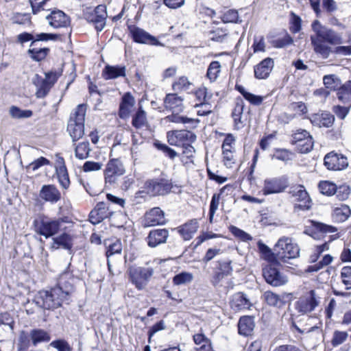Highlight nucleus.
I'll return each mask as SVG.
<instances>
[{
    "mask_svg": "<svg viewBox=\"0 0 351 351\" xmlns=\"http://www.w3.org/2000/svg\"><path fill=\"white\" fill-rule=\"evenodd\" d=\"M287 186V180L284 177L267 178L264 181L262 191L265 195L280 193L283 192Z\"/></svg>",
    "mask_w": 351,
    "mask_h": 351,
    "instance_id": "ddd939ff",
    "label": "nucleus"
},
{
    "mask_svg": "<svg viewBox=\"0 0 351 351\" xmlns=\"http://www.w3.org/2000/svg\"><path fill=\"white\" fill-rule=\"evenodd\" d=\"M220 199V194H214L212 197L209 209V221L213 223L215 212L218 209Z\"/></svg>",
    "mask_w": 351,
    "mask_h": 351,
    "instance_id": "4d7b16f0",
    "label": "nucleus"
},
{
    "mask_svg": "<svg viewBox=\"0 0 351 351\" xmlns=\"http://www.w3.org/2000/svg\"><path fill=\"white\" fill-rule=\"evenodd\" d=\"M193 341L196 345V351H211L210 341L204 334L198 333L193 335Z\"/></svg>",
    "mask_w": 351,
    "mask_h": 351,
    "instance_id": "72a5a7b5",
    "label": "nucleus"
},
{
    "mask_svg": "<svg viewBox=\"0 0 351 351\" xmlns=\"http://www.w3.org/2000/svg\"><path fill=\"white\" fill-rule=\"evenodd\" d=\"M351 210L348 206L341 204L339 207H337L333 210L332 217L338 222L346 221L350 215Z\"/></svg>",
    "mask_w": 351,
    "mask_h": 351,
    "instance_id": "4c0bfd02",
    "label": "nucleus"
},
{
    "mask_svg": "<svg viewBox=\"0 0 351 351\" xmlns=\"http://www.w3.org/2000/svg\"><path fill=\"white\" fill-rule=\"evenodd\" d=\"M198 222L196 219H193L189 222L179 226L178 231L182 237L186 240H190L198 229Z\"/></svg>",
    "mask_w": 351,
    "mask_h": 351,
    "instance_id": "cd10ccee",
    "label": "nucleus"
},
{
    "mask_svg": "<svg viewBox=\"0 0 351 351\" xmlns=\"http://www.w3.org/2000/svg\"><path fill=\"white\" fill-rule=\"evenodd\" d=\"M183 99L178 96L176 93L167 94L165 99V108L169 110L180 107L182 104Z\"/></svg>",
    "mask_w": 351,
    "mask_h": 351,
    "instance_id": "ea45409f",
    "label": "nucleus"
},
{
    "mask_svg": "<svg viewBox=\"0 0 351 351\" xmlns=\"http://www.w3.org/2000/svg\"><path fill=\"white\" fill-rule=\"evenodd\" d=\"M310 226H306L304 232L308 235L315 237L317 232H335L337 230L335 227L326 225L314 221H309Z\"/></svg>",
    "mask_w": 351,
    "mask_h": 351,
    "instance_id": "a878e982",
    "label": "nucleus"
},
{
    "mask_svg": "<svg viewBox=\"0 0 351 351\" xmlns=\"http://www.w3.org/2000/svg\"><path fill=\"white\" fill-rule=\"evenodd\" d=\"M311 28L315 33L311 36V45L314 51L322 58H328L331 53L341 56L351 55V45L337 46L332 49L327 45H341L343 38L340 34L323 25L318 20H315L312 23Z\"/></svg>",
    "mask_w": 351,
    "mask_h": 351,
    "instance_id": "f257e3e1",
    "label": "nucleus"
},
{
    "mask_svg": "<svg viewBox=\"0 0 351 351\" xmlns=\"http://www.w3.org/2000/svg\"><path fill=\"white\" fill-rule=\"evenodd\" d=\"M132 125L138 129L147 125V119L145 111H136L132 116Z\"/></svg>",
    "mask_w": 351,
    "mask_h": 351,
    "instance_id": "79ce46f5",
    "label": "nucleus"
},
{
    "mask_svg": "<svg viewBox=\"0 0 351 351\" xmlns=\"http://www.w3.org/2000/svg\"><path fill=\"white\" fill-rule=\"evenodd\" d=\"M53 241L51 248L54 250L58 249L60 246L64 249L71 250L73 245L71 236L66 233L53 238Z\"/></svg>",
    "mask_w": 351,
    "mask_h": 351,
    "instance_id": "f704fd0d",
    "label": "nucleus"
},
{
    "mask_svg": "<svg viewBox=\"0 0 351 351\" xmlns=\"http://www.w3.org/2000/svg\"><path fill=\"white\" fill-rule=\"evenodd\" d=\"M45 80L47 81L51 88L55 84L58 78L62 75L61 71H51L45 73Z\"/></svg>",
    "mask_w": 351,
    "mask_h": 351,
    "instance_id": "69168bd1",
    "label": "nucleus"
},
{
    "mask_svg": "<svg viewBox=\"0 0 351 351\" xmlns=\"http://www.w3.org/2000/svg\"><path fill=\"white\" fill-rule=\"evenodd\" d=\"M154 273V269L149 267L132 266L128 269L130 280L138 290L146 287Z\"/></svg>",
    "mask_w": 351,
    "mask_h": 351,
    "instance_id": "20e7f679",
    "label": "nucleus"
},
{
    "mask_svg": "<svg viewBox=\"0 0 351 351\" xmlns=\"http://www.w3.org/2000/svg\"><path fill=\"white\" fill-rule=\"evenodd\" d=\"M39 197L44 201L56 204L61 199V193L53 184H45L41 187Z\"/></svg>",
    "mask_w": 351,
    "mask_h": 351,
    "instance_id": "a211bd4d",
    "label": "nucleus"
},
{
    "mask_svg": "<svg viewBox=\"0 0 351 351\" xmlns=\"http://www.w3.org/2000/svg\"><path fill=\"white\" fill-rule=\"evenodd\" d=\"M274 250L277 252L278 264L280 262L287 263L289 259L297 258L300 254L298 245L289 237L280 239L275 245Z\"/></svg>",
    "mask_w": 351,
    "mask_h": 351,
    "instance_id": "7ed1b4c3",
    "label": "nucleus"
},
{
    "mask_svg": "<svg viewBox=\"0 0 351 351\" xmlns=\"http://www.w3.org/2000/svg\"><path fill=\"white\" fill-rule=\"evenodd\" d=\"M135 104V99L130 93H125L121 99L119 110H129Z\"/></svg>",
    "mask_w": 351,
    "mask_h": 351,
    "instance_id": "864d4df0",
    "label": "nucleus"
},
{
    "mask_svg": "<svg viewBox=\"0 0 351 351\" xmlns=\"http://www.w3.org/2000/svg\"><path fill=\"white\" fill-rule=\"evenodd\" d=\"M348 334L347 332L336 330L334 332L332 345L335 347L342 344L348 338Z\"/></svg>",
    "mask_w": 351,
    "mask_h": 351,
    "instance_id": "680f3d73",
    "label": "nucleus"
},
{
    "mask_svg": "<svg viewBox=\"0 0 351 351\" xmlns=\"http://www.w3.org/2000/svg\"><path fill=\"white\" fill-rule=\"evenodd\" d=\"M133 40L138 43L156 45L157 39L138 27H129Z\"/></svg>",
    "mask_w": 351,
    "mask_h": 351,
    "instance_id": "aec40b11",
    "label": "nucleus"
},
{
    "mask_svg": "<svg viewBox=\"0 0 351 351\" xmlns=\"http://www.w3.org/2000/svg\"><path fill=\"white\" fill-rule=\"evenodd\" d=\"M60 220L41 221L35 226L36 232L46 238L50 237L56 234L60 226Z\"/></svg>",
    "mask_w": 351,
    "mask_h": 351,
    "instance_id": "dca6fc26",
    "label": "nucleus"
},
{
    "mask_svg": "<svg viewBox=\"0 0 351 351\" xmlns=\"http://www.w3.org/2000/svg\"><path fill=\"white\" fill-rule=\"evenodd\" d=\"M50 26L53 28L65 27L70 23L69 18L61 10H53L46 16Z\"/></svg>",
    "mask_w": 351,
    "mask_h": 351,
    "instance_id": "412c9836",
    "label": "nucleus"
},
{
    "mask_svg": "<svg viewBox=\"0 0 351 351\" xmlns=\"http://www.w3.org/2000/svg\"><path fill=\"white\" fill-rule=\"evenodd\" d=\"M49 52L47 47L39 48L36 45V41H32L30 47L27 51L29 57L34 61L39 62L44 60Z\"/></svg>",
    "mask_w": 351,
    "mask_h": 351,
    "instance_id": "7c9ffc66",
    "label": "nucleus"
},
{
    "mask_svg": "<svg viewBox=\"0 0 351 351\" xmlns=\"http://www.w3.org/2000/svg\"><path fill=\"white\" fill-rule=\"evenodd\" d=\"M291 144L295 146L299 152L306 154L313 149L314 141L308 132L298 130L292 135Z\"/></svg>",
    "mask_w": 351,
    "mask_h": 351,
    "instance_id": "6e6552de",
    "label": "nucleus"
},
{
    "mask_svg": "<svg viewBox=\"0 0 351 351\" xmlns=\"http://www.w3.org/2000/svg\"><path fill=\"white\" fill-rule=\"evenodd\" d=\"M45 80L47 81L51 88L55 84L58 78L62 75L61 71H51L45 73Z\"/></svg>",
    "mask_w": 351,
    "mask_h": 351,
    "instance_id": "338daca9",
    "label": "nucleus"
},
{
    "mask_svg": "<svg viewBox=\"0 0 351 351\" xmlns=\"http://www.w3.org/2000/svg\"><path fill=\"white\" fill-rule=\"evenodd\" d=\"M168 143L173 146H182L196 141V135L189 130L169 131L167 134Z\"/></svg>",
    "mask_w": 351,
    "mask_h": 351,
    "instance_id": "9d476101",
    "label": "nucleus"
},
{
    "mask_svg": "<svg viewBox=\"0 0 351 351\" xmlns=\"http://www.w3.org/2000/svg\"><path fill=\"white\" fill-rule=\"evenodd\" d=\"M29 335L34 346L40 343L48 342L51 339L50 335L42 329H34L31 330Z\"/></svg>",
    "mask_w": 351,
    "mask_h": 351,
    "instance_id": "e433bc0d",
    "label": "nucleus"
},
{
    "mask_svg": "<svg viewBox=\"0 0 351 351\" xmlns=\"http://www.w3.org/2000/svg\"><path fill=\"white\" fill-rule=\"evenodd\" d=\"M14 24L25 25L30 21V17L27 14L15 13L11 18Z\"/></svg>",
    "mask_w": 351,
    "mask_h": 351,
    "instance_id": "774afa93",
    "label": "nucleus"
},
{
    "mask_svg": "<svg viewBox=\"0 0 351 351\" xmlns=\"http://www.w3.org/2000/svg\"><path fill=\"white\" fill-rule=\"evenodd\" d=\"M249 111H232V117L234 120V128L240 130L243 128L247 122Z\"/></svg>",
    "mask_w": 351,
    "mask_h": 351,
    "instance_id": "58836bf2",
    "label": "nucleus"
},
{
    "mask_svg": "<svg viewBox=\"0 0 351 351\" xmlns=\"http://www.w3.org/2000/svg\"><path fill=\"white\" fill-rule=\"evenodd\" d=\"M165 119L173 123H190L193 125V127H196L197 124L199 123L198 119L181 116L178 114H172L171 115L167 116Z\"/></svg>",
    "mask_w": 351,
    "mask_h": 351,
    "instance_id": "a19ab883",
    "label": "nucleus"
},
{
    "mask_svg": "<svg viewBox=\"0 0 351 351\" xmlns=\"http://www.w3.org/2000/svg\"><path fill=\"white\" fill-rule=\"evenodd\" d=\"M258 248L264 259L270 263L278 265L277 252L271 251V250L263 243L259 241L258 243Z\"/></svg>",
    "mask_w": 351,
    "mask_h": 351,
    "instance_id": "c9c22d12",
    "label": "nucleus"
},
{
    "mask_svg": "<svg viewBox=\"0 0 351 351\" xmlns=\"http://www.w3.org/2000/svg\"><path fill=\"white\" fill-rule=\"evenodd\" d=\"M337 96L339 101L346 106H341L337 105L335 108L337 110H349L351 103V81L346 82L344 84L337 88Z\"/></svg>",
    "mask_w": 351,
    "mask_h": 351,
    "instance_id": "f3484780",
    "label": "nucleus"
},
{
    "mask_svg": "<svg viewBox=\"0 0 351 351\" xmlns=\"http://www.w3.org/2000/svg\"><path fill=\"white\" fill-rule=\"evenodd\" d=\"M323 82L326 89L335 90L340 84V79L335 75H327L323 77Z\"/></svg>",
    "mask_w": 351,
    "mask_h": 351,
    "instance_id": "8fccbe9b",
    "label": "nucleus"
},
{
    "mask_svg": "<svg viewBox=\"0 0 351 351\" xmlns=\"http://www.w3.org/2000/svg\"><path fill=\"white\" fill-rule=\"evenodd\" d=\"M193 279V276L191 273L182 271L176 274L172 281L174 285L180 286L191 282Z\"/></svg>",
    "mask_w": 351,
    "mask_h": 351,
    "instance_id": "c03bdc74",
    "label": "nucleus"
},
{
    "mask_svg": "<svg viewBox=\"0 0 351 351\" xmlns=\"http://www.w3.org/2000/svg\"><path fill=\"white\" fill-rule=\"evenodd\" d=\"M125 172V167L121 160L113 158L110 160L104 170L105 182L106 184H114L117 178Z\"/></svg>",
    "mask_w": 351,
    "mask_h": 351,
    "instance_id": "1a4fd4ad",
    "label": "nucleus"
},
{
    "mask_svg": "<svg viewBox=\"0 0 351 351\" xmlns=\"http://www.w3.org/2000/svg\"><path fill=\"white\" fill-rule=\"evenodd\" d=\"M108 17L106 7L104 5H97L95 9L86 14V19L95 25L97 32H101L106 26Z\"/></svg>",
    "mask_w": 351,
    "mask_h": 351,
    "instance_id": "9b49d317",
    "label": "nucleus"
},
{
    "mask_svg": "<svg viewBox=\"0 0 351 351\" xmlns=\"http://www.w3.org/2000/svg\"><path fill=\"white\" fill-rule=\"evenodd\" d=\"M49 346L58 351H72V347L63 339H59L51 341Z\"/></svg>",
    "mask_w": 351,
    "mask_h": 351,
    "instance_id": "6e6d98bb",
    "label": "nucleus"
},
{
    "mask_svg": "<svg viewBox=\"0 0 351 351\" xmlns=\"http://www.w3.org/2000/svg\"><path fill=\"white\" fill-rule=\"evenodd\" d=\"M193 84L185 76L179 77L172 84V88L176 92L189 93L193 90Z\"/></svg>",
    "mask_w": 351,
    "mask_h": 351,
    "instance_id": "473e14b6",
    "label": "nucleus"
},
{
    "mask_svg": "<svg viewBox=\"0 0 351 351\" xmlns=\"http://www.w3.org/2000/svg\"><path fill=\"white\" fill-rule=\"evenodd\" d=\"M143 188L149 195H164L171 191L172 184L169 180L159 177L147 180L145 182Z\"/></svg>",
    "mask_w": 351,
    "mask_h": 351,
    "instance_id": "423d86ee",
    "label": "nucleus"
},
{
    "mask_svg": "<svg viewBox=\"0 0 351 351\" xmlns=\"http://www.w3.org/2000/svg\"><path fill=\"white\" fill-rule=\"evenodd\" d=\"M73 290V285L64 280V277H61L56 287L49 290L40 291L35 296L34 302L40 308L53 310L69 300Z\"/></svg>",
    "mask_w": 351,
    "mask_h": 351,
    "instance_id": "f03ea898",
    "label": "nucleus"
},
{
    "mask_svg": "<svg viewBox=\"0 0 351 351\" xmlns=\"http://www.w3.org/2000/svg\"><path fill=\"white\" fill-rule=\"evenodd\" d=\"M293 153L286 149H278L276 150L273 158L283 162H288L292 160Z\"/></svg>",
    "mask_w": 351,
    "mask_h": 351,
    "instance_id": "603ef678",
    "label": "nucleus"
},
{
    "mask_svg": "<svg viewBox=\"0 0 351 351\" xmlns=\"http://www.w3.org/2000/svg\"><path fill=\"white\" fill-rule=\"evenodd\" d=\"M265 302L270 306L280 307L283 304L281 298L276 293L271 291H265L263 294Z\"/></svg>",
    "mask_w": 351,
    "mask_h": 351,
    "instance_id": "37998d69",
    "label": "nucleus"
},
{
    "mask_svg": "<svg viewBox=\"0 0 351 351\" xmlns=\"http://www.w3.org/2000/svg\"><path fill=\"white\" fill-rule=\"evenodd\" d=\"M341 278L342 282L345 285L347 289H351V267H343L341 271Z\"/></svg>",
    "mask_w": 351,
    "mask_h": 351,
    "instance_id": "052dcab7",
    "label": "nucleus"
},
{
    "mask_svg": "<svg viewBox=\"0 0 351 351\" xmlns=\"http://www.w3.org/2000/svg\"><path fill=\"white\" fill-rule=\"evenodd\" d=\"M254 328L253 318L250 316H244L240 318L238 323L239 333L243 336L251 335Z\"/></svg>",
    "mask_w": 351,
    "mask_h": 351,
    "instance_id": "2f4dec72",
    "label": "nucleus"
},
{
    "mask_svg": "<svg viewBox=\"0 0 351 351\" xmlns=\"http://www.w3.org/2000/svg\"><path fill=\"white\" fill-rule=\"evenodd\" d=\"M169 237V231L167 229H155L149 232L147 238V244L151 247H155L162 243H165Z\"/></svg>",
    "mask_w": 351,
    "mask_h": 351,
    "instance_id": "4be33fe9",
    "label": "nucleus"
},
{
    "mask_svg": "<svg viewBox=\"0 0 351 351\" xmlns=\"http://www.w3.org/2000/svg\"><path fill=\"white\" fill-rule=\"evenodd\" d=\"M108 208L106 204L100 202L97 204L89 215V220L93 224H97L108 217Z\"/></svg>",
    "mask_w": 351,
    "mask_h": 351,
    "instance_id": "5701e85b",
    "label": "nucleus"
},
{
    "mask_svg": "<svg viewBox=\"0 0 351 351\" xmlns=\"http://www.w3.org/2000/svg\"><path fill=\"white\" fill-rule=\"evenodd\" d=\"M85 116L86 111H75L70 116L67 131L73 142L78 141L84 134Z\"/></svg>",
    "mask_w": 351,
    "mask_h": 351,
    "instance_id": "39448f33",
    "label": "nucleus"
},
{
    "mask_svg": "<svg viewBox=\"0 0 351 351\" xmlns=\"http://www.w3.org/2000/svg\"><path fill=\"white\" fill-rule=\"evenodd\" d=\"M50 0H29L33 14H36L40 10H49L47 6V3Z\"/></svg>",
    "mask_w": 351,
    "mask_h": 351,
    "instance_id": "5fc2aeb1",
    "label": "nucleus"
},
{
    "mask_svg": "<svg viewBox=\"0 0 351 351\" xmlns=\"http://www.w3.org/2000/svg\"><path fill=\"white\" fill-rule=\"evenodd\" d=\"M251 306V302L243 293L239 292L232 296L231 300V307L236 311L249 309Z\"/></svg>",
    "mask_w": 351,
    "mask_h": 351,
    "instance_id": "c85d7f7f",
    "label": "nucleus"
},
{
    "mask_svg": "<svg viewBox=\"0 0 351 351\" xmlns=\"http://www.w3.org/2000/svg\"><path fill=\"white\" fill-rule=\"evenodd\" d=\"M125 71L126 68L125 66L121 65H106L102 71L103 77L108 80L116 79L119 77H125Z\"/></svg>",
    "mask_w": 351,
    "mask_h": 351,
    "instance_id": "bb28decb",
    "label": "nucleus"
},
{
    "mask_svg": "<svg viewBox=\"0 0 351 351\" xmlns=\"http://www.w3.org/2000/svg\"><path fill=\"white\" fill-rule=\"evenodd\" d=\"M289 193L295 201L300 202L295 208L307 210L311 208V199L304 187L302 185L293 186L290 189Z\"/></svg>",
    "mask_w": 351,
    "mask_h": 351,
    "instance_id": "4468645a",
    "label": "nucleus"
},
{
    "mask_svg": "<svg viewBox=\"0 0 351 351\" xmlns=\"http://www.w3.org/2000/svg\"><path fill=\"white\" fill-rule=\"evenodd\" d=\"M274 63L273 59L267 58L254 66V75L258 79H266L269 75Z\"/></svg>",
    "mask_w": 351,
    "mask_h": 351,
    "instance_id": "393cba45",
    "label": "nucleus"
},
{
    "mask_svg": "<svg viewBox=\"0 0 351 351\" xmlns=\"http://www.w3.org/2000/svg\"><path fill=\"white\" fill-rule=\"evenodd\" d=\"M324 165L329 170H341L348 165V159L341 154L334 152L327 154L324 157Z\"/></svg>",
    "mask_w": 351,
    "mask_h": 351,
    "instance_id": "2eb2a0df",
    "label": "nucleus"
},
{
    "mask_svg": "<svg viewBox=\"0 0 351 351\" xmlns=\"http://www.w3.org/2000/svg\"><path fill=\"white\" fill-rule=\"evenodd\" d=\"M221 20L223 23H238L239 14L235 10H228L221 16Z\"/></svg>",
    "mask_w": 351,
    "mask_h": 351,
    "instance_id": "bf43d9fd",
    "label": "nucleus"
},
{
    "mask_svg": "<svg viewBox=\"0 0 351 351\" xmlns=\"http://www.w3.org/2000/svg\"><path fill=\"white\" fill-rule=\"evenodd\" d=\"M274 263H270L263 269V276L266 282L274 287H280L288 282L287 277L280 273L274 267Z\"/></svg>",
    "mask_w": 351,
    "mask_h": 351,
    "instance_id": "f8f14e48",
    "label": "nucleus"
},
{
    "mask_svg": "<svg viewBox=\"0 0 351 351\" xmlns=\"http://www.w3.org/2000/svg\"><path fill=\"white\" fill-rule=\"evenodd\" d=\"M32 83L36 87V95L39 98L45 97L51 88L45 78H43L38 74L34 76Z\"/></svg>",
    "mask_w": 351,
    "mask_h": 351,
    "instance_id": "c756f323",
    "label": "nucleus"
},
{
    "mask_svg": "<svg viewBox=\"0 0 351 351\" xmlns=\"http://www.w3.org/2000/svg\"><path fill=\"white\" fill-rule=\"evenodd\" d=\"M334 120V115L331 114L328 111L319 112L313 114L310 117L311 122L319 127H330L333 123Z\"/></svg>",
    "mask_w": 351,
    "mask_h": 351,
    "instance_id": "b1692460",
    "label": "nucleus"
},
{
    "mask_svg": "<svg viewBox=\"0 0 351 351\" xmlns=\"http://www.w3.org/2000/svg\"><path fill=\"white\" fill-rule=\"evenodd\" d=\"M210 38L216 42H222L228 35L227 30L217 28L209 32Z\"/></svg>",
    "mask_w": 351,
    "mask_h": 351,
    "instance_id": "0e129e2a",
    "label": "nucleus"
},
{
    "mask_svg": "<svg viewBox=\"0 0 351 351\" xmlns=\"http://www.w3.org/2000/svg\"><path fill=\"white\" fill-rule=\"evenodd\" d=\"M221 65L218 61H213L208 66L206 76L211 81H215L220 72Z\"/></svg>",
    "mask_w": 351,
    "mask_h": 351,
    "instance_id": "09e8293b",
    "label": "nucleus"
},
{
    "mask_svg": "<svg viewBox=\"0 0 351 351\" xmlns=\"http://www.w3.org/2000/svg\"><path fill=\"white\" fill-rule=\"evenodd\" d=\"M319 189L321 193L328 196L335 194L337 191V186L335 184L329 181H322L319 184Z\"/></svg>",
    "mask_w": 351,
    "mask_h": 351,
    "instance_id": "de8ad7c7",
    "label": "nucleus"
},
{
    "mask_svg": "<svg viewBox=\"0 0 351 351\" xmlns=\"http://www.w3.org/2000/svg\"><path fill=\"white\" fill-rule=\"evenodd\" d=\"M320 302L319 293L316 290H311L295 302V308L299 313L306 314L314 311Z\"/></svg>",
    "mask_w": 351,
    "mask_h": 351,
    "instance_id": "0eeeda50",
    "label": "nucleus"
},
{
    "mask_svg": "<svg viewBox=\"0 0 351 351\" xmlns=\"http://www.w3.org/2000/svg\"><path fill=\"white\" fill-rule=\"evenodd\" d=\"M232 261L230 260H222L217 261L216 269L223 274L230 276L232 273Z\"/></svg>",
    "mask_w": 351,
    "mask_h": 351,
    "instance_id": "13d9d810",
    "label": "nucleus"
},
{
    "mask_svg": "<svg viewBox=\"0 0 351 351\" xmlns=\"http://www.w3.org/2000/svg\"><path fill=\"white\" fill-rule=\"evenodd\" d=\"M90 151L89 143L87 141L82 142L76 146L75 149V154L76 158L80 160H84L88 156Z\"/></svg>",
    "mask_w": 351,
    "mask_h": 351,
    "instance_id": "49530a36",
    "label": "nucleus"
},
{
    "mask_svg": "<svg viewBox=\"0 0 351 351\" xmlns=\"http://www.w3.org/2000/svg\"><path fill=\"white\" fill-rule=\"evenodd\" d=\"M230 231L235 237L240 239L243 241H248L252 239V237L248 233L236 226H231Z\"/></svg>",
    "mask_w": 351,
    "mask_h": 351,
    "instance_id": "e2e57ef3",
    "label": "nucleus"
},
{
    "mask_svg": "<svg viewBox=\"0 0 351 351\" xmlns=\"http://www.w3.org/2000/svg\"><path fill=\"white\" fill-rule=\"evenodd\" d=\"M194 95L197 101L194 105L195 108L202 106L207 104V100L209 99L207 95L206 88H199L194 93Z\"/></svg>",
    "mask_w": 351,
    "mask_h": 351,
    "instance_id": "3c124183",
    "label": "nucleus"
},
{
    "mask_svg": "<svg viewBox=\"0 0 351 351\" xmlns=\"http://www.w3.org/2000/svg\"><path fill=\"white\" fill-rule=\"evenodd\" d=\"M165 222V213L158 207L152 208L145 215V226H146L163 225Z\"/></svg>",
    "mask_w": 351,
    "mask_h": 351,
    "instance_id": "6ab92c4d",
    "label": "nucleus"
},
{
    "mask_svg": "<svg viewBox=\"0 0 351 351\" xmlns=\"http://www.w3.org/2000/svg\"><path fill=\"white\" fill-rule=\"evenodd\" d=\"M56 173L57 175V178L60 186L63 189H67L70 185V180L66 167L63 169L59 168V169H56Z\"/></svg>",
    "mask_w": 351,
    "mask_h": 351,
    "instance_id": "a18cd8bd",
    "label": "nucleus"
}]
</instances>
